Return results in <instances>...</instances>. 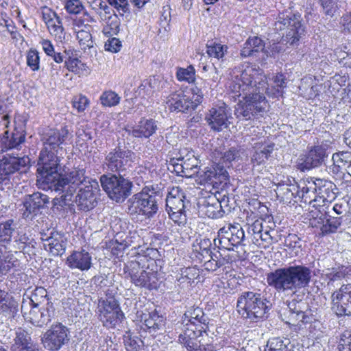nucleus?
Masks as SVG:
<instances>
[{"label":"nucleus","instance_id":"obj_59","mask_svg":"<svg viewBox=\"0 0 351 351\" xmlns=\"http://www.w3.org/2000/svg\"><path fill=\"white\" fill-rule=\"evenodd\" d=\"M83 8L80 0H67L65 4V9L70 14H79Z\"/></svg>","mask_w":351,"mask_h":351},{"label":"nucleus","instance_id":"obj_49","mask_svg":"<svg viewBox=\"0 0 351 351\" xmlns=\"http://www.w3.org/2000/svg\"><path fill=\"white\" fill-rule=\"evenodd\" d=\"M27 65L32 71H37L40 69V56L36 49H30L27 52Z\"/></svg>","mask_w":351,"mask_h":351},{"label":"nucleus","instance_id":"obj_60","mask_svg":"<svg viewBox=\"0 0 351 351\" xmlns=\"http://www.w3.org/2000/svg\"><path fill=\"white\" fill-rule=\"evenodd\" d=\"M212 245V243L209 239H202L197 245H193L195 247V250L203 254L206 253L210 256L211 252L210 251V247Z\"/></svg>","mask_w":351,"mask_h":351},{"label":"nucleus","instance_id":"obj_61","mask_svg":"<svg viewBox=\"0 0 351 351\" xmlns=\"http://www.w3.org/2000/svg\"><path fill=\"white\" fill-rule=\"evenodd\" d=\"M88 104V98L83 95L75 97L73 99V106L74 108L77 109L79 112L84 111Z\"/></svg>","mask_w":351,"mask_h":351},{"label":"nucleus","instance_id":"obj_55","mask_svg":"<svg viewBox=\"0 0 351 351\" xmlns=\"http://www.w3.org/2000/svg\"><path fill=\"white\" fill-rule=\"evenodd\" d=\"M249 49L256 56L257 53L263 51L265 48L264 42L258 37L254 36L247 40Z\"/></svg>","mask_w":351,"mask_h":351},{"label":"nucleus","instance_id":"obj_43","mask_svg":"<svg viewBox=\"0 0 351 351\" xmlns=\"http://www.w3.org/2000/svg\"><path fill=\"white\" fill-rule=\"evenodd\" d=\"M62 193H64V194L60 197H56L53 199V206L58 210L64 209L66 206H70L73 205V193L70 192L66 189H64V191Z\"/></svg>","mask_w":351,"mask_h":351},{"label":"nucleus","instance_id":"obj_3","mask_svg":"<svg viewBox=\"0 0 351 351\" xmlns=\"http://www.w3.org/2000/svg\"><path fill=\"white\" fill-rule=\"evenodd\" d=\"M270 307V302L258 292H242L237 301L239 314L243 319L253 323L267 318Z\"/></svg>","mask_w":351,"mask_h":351},{"label":"nucleus","instance_id":"obj_1","mask_svg":"<svg viewBox=\"0 0 351 351\" xmlns=\"http://www.w3.org/2000/svg\"><path fill=\"white\" fill-rule=\"evenodd\" d=\"M267 81L262 70L254 66H239L233 70L230 88L233 97H242L235 106L237 119L247 121L263 117L267 101L261 91L267 89Z\"/></svg>","mask_w":351,"mask_h":351},{"label":"nucleus","instance_id":"obj_58","mask_svg":"<svg viewBox=\"0 0 351 351\" xmlns=\"http://www.w3.org/2000/svg\"><path fill=\"white\" fill-rule=\"evenodd\" d=\"M339 351H351V331L342 334L338 345Z\"/></svg>","mask_w":351,"mask_h":351},{"label":"nucleus","instance_id":"obj_45","mask_svg":"<svg viewBox=\"0 0 351 351\" xmlns=\"http://www.w3.org/2000/svg\"><path fill=\"white\" fill-rule=\"evenodd\" d=\"M14 341L15 343L13 346H16V350L33 346L29 334L21 328L17 330Z\"/></svg>","mask_w":351,"mask_h":351},{"label":"nucleus","instance_id":"obj_26","mask_svg":"<svg viewBox=\"0 0 351 351\" xmlns=\"http://www.w3.org/2000/svg\"><path fill=\"white\" fill-rule=\"evenodd\" d=\"M132 265V269L129 271V276L135 286L149 290L157 287L158 278L155 273L142 269L135 271L136 266L139 267L138 263H132L130 266Z\"/></svg>","mask_w":351,"mask_h":351},{"label":"nucleus","instance_id":"obj_4","mask_svg":"<svg viewBox=\"0 0 351 351\" xmlns=\"http://www.w3.org/2000/svg\"><path fill=\"white\" fill-rule=\"evenodd\" d=\"M241 149L239 147H232L221 152L219 162L211 167L206 168L199 176L200 182L214 186L227 181L229 178L227 169L232 167L233 161H237L241 158Z\"/></svg>","mask_w":351,"mask_h":351},{"label":"nucleus","instance_id":"obj_63","mask_svg":"<svg viewBox=\"0 0 351 351\" xmlns=\"http://www.w3.org/2000/svg\"><path fill=\"white\" fill-rule=\"evenodd\" d=\"M104 47L106 51L117 53L121 49V43L118 38H112L106 42Z\"/></svg>","mask_w":351,"mask_h":351},{"label":"nucleus","instance_id":"obj_64","mask_svg":"<svg viewBox=\"0 0 351 351\" xmlns=\"http://www.w3.org/2000/svg\"><path fill=\"white\" fill-rule=\"evenodd\" d=\"M285 245L289 249L300 248V239L295 234H289L285 239Z\"/></svg>","mask_w":351,"mask_h":351},{"label":"nucleus","instance_id":"obj_57","mask_svg":"<svg viewBox=\"0 0 351 351\" xmlns=\"http://www.w3.org/2000/svg\"><path fill=\"white\" fill-rule=\"evenodd\" d=\"M108 3L113 6L121 16L124 13L130 12L128 0H107Z\"/></svg>","mask_w":351,"mask_h":351},{"label":"nucleus","instance_id":"obj_27","mask_svg":"<svg viewBox=\"0 0 351 351\" xmlns=\"http://www.w3.org/2000/svg\"><path fill=\"white\" fill-rule=\"evenodd\" d=\"M174 171L179 176L192 178L199 169V161L193 155L188 154L182 158L172 160Z\"/></svg>","mask_w":351,"mask_h":351},{"label":"nucleus","instance_id":"obj_44","mask_svg":"<svg viewBox=\"0 0 351 351\" xmlns=\"http://www.w3.org/2000/svg\"><path fill=\"white\" fill-rule=\"evenodd\" d=\"M23 301L30 302L29 304L41 305L44 302L47 301V305L49 303L47 298V291L43 287H36L31 297L27 300L23 299Z\"/></svg>","mask_w":351,"mask_h":351},{"label":"nucleus","instance_id":"obj_11","mask_svg":"<svg viewBox=\"0 0 351 351\" xmlns=\"http://www.w3.org/2000/svg\"><path fill=\"white\" fill-rule=\"evenodd\" d=\"M245 233L239 223L228 224L221 228L218 231V238L213 240L215 246L224 248L229 251L234 250V247L242 245Z\"/></svg>","mask_w":351,"mask_h":351},{"label":"nucleus","instance_id":"obj_17","mask_svg":"<svg viewBox=\"0 0 351 351\" xmlns=\"http://www.w3.org/2000/svg\"><path fill=\"white\" fill-rule=\"evenodd\" d=\"M198 92H199L198 90ZM203 94L196 93V98L192 100L186 95L183 91L180 90L171 93L166 101L167 107L171 112H182L184 113L191 112L195 110L198 105L202 101Z\"/></svg>","mask_w":351,"mask_h":351},{"label":"nucleus","instance_id":"obj_19","mask_svg":"<svg viewBox=\"0 0 351 351\" xmlns=\"http://www.w3.org/2000/svg\"><path fill=\"white\" fill-rule=\"evenodd\" d=\"M331 299L332 310L337 316H351V284L342 285Z\"/></svg>","mask_w":351,"mask_h":351},{"label":"nucleus","instance_id":"obj_38","mask_svg":"<svg viewBox=\"0 0 351 351\" xmlns=\"http://www.w3.org/2000/svg\"><path fill=\"white\" fill-rule=\"evenodd\" d=\"M43 19L51 35L54 36L60 41L64 39L65 33L62 20L56 12L51 10L43 12Z\"/></svg>","mask_w":351,"mask_h":351},{"label":"nucleus","instance_id":"obj_21","mask_svg":"<svg viewBox=\"0 0 351 351\" xmlns=\"http://www.w3.org/2000/svg\"><path fill=\"white\" fill-rule=\"evenodd\" d=\"M30 302L23 301L21 306L24 318L33 325L42 327L51 321L48 306L39 308L40 305L29 304Z\"/></svg>","mask_w":351,"mask_h":351},{"label":"nucleus","instance_id":"obj_39","mask_svg":"<svg viewBox=\"0 0 351 351\" xmlns=\"http://www.w3.org/2000/svg\"><path fill=\"white\" fill-rule=\"evenodd\" d=\"M254 148L255 151L251 160L253 163L261 165L265 163L268 160L274 150V145L256 143Z\"/></svg>","mask_w":351,"mask_h":351},{"label":"nucleus","instance_id":"obj_52","mask_svg":"<svg viewBox=\"0 0 351 351\" xmlns=\"http://www.w3.org/2000/svg\"><path fill=\"white\" fill-rule=\"evenodd\" d=\"M76 36L80 45L83 49L93 47L92 36L89 32L83 29L80 30L77 32Z\"/></svg>","mask_w":351,"mask_h":351},{"label":"nucleus","instance_id":"obj_54","mask_svg":"<svg viewBox=\"0 0 351 351\" xmlns=\"http://www.w3.org/2000/svg\"><path fill=\"white\" fill-rule=\"evenodd\" d=\"M332 160L334 162L340 163L343 167L351 163V152H339L335 153L332 156Z\"/></svg>","mask_w":351,"mask_h":351},{"label":"nucleus","instance_id":"obj_41","mask_svg":"<svg viewBox=\"0 0 351 351\" xmlns=\"http://www.w3.org/2000/svg\"><path fill=\"white\" fill-rule=\"evenodd\" d=\"M290 341L287 338L274 337L267 341L265 351H286Z\"/></svg>","mask_w":351,"mask_h":351},{"label":"nucleus","instance_id":"obj_14","mask_svg":"<svg viewBox=\"0 0 351 351\" xmlns=\"http://www.w3.org/2000/svg\"><path fill=\"white\" fill-rule=\"evenodd\" d=\"M327 206H322L317 209L310 211L311 216L313 219L311 224L314 227L319 226L322 236L333 234L337 232L341 225V217H334L329 215Z\"/></svg>","mask_w":351,"mask_h":351},{"label":"nucleus","instance_id":"obj_51","mask_svg":"<svg viewBox=\"0 0 351 351\" xmlns=\"http://www.w3.org/2000/svg\"><path fill=\"white\" fill-rule=\"evenodd\" d=\"M177 78L179 81H186L189 83L195 80V69L190 65L186 69L180 68L176 73Z\"/></svg>","mask_w":351,"mask_h":351},{"label":"nucleus","instance_id":"obj_34","mask_svg":"<svg viewBox=\"0 0 351 351\" xmlns=\"http://www.w3.org/2000/svg\"><path fill=\"white\" fill-rule=\"evenodd\" d=\"M47 243L44 244L45 249L54 256H61L65 253L67 239L63 233L51 230Z\"/></svg>","mask_w":351,"mask_h":351},{"label":"nucleus","instance_id":"obj_31","mask_svg":"<svg viewBox=\"0 0 351 351\" xmlns=\"http://www.w3.org/2000/svg\"><path fill=\"white\" fill-rule=\"evenodd\" d=\"M69 130L66 128L60 130H49L43 137V150L57 152L58 148L66 139Z\"/></svg>","mask_w":351,"mask_h":351},{"label":"nucleus","instance_id":"obj_28","mask_svg":"<svg viewBox=\"0 0 351 351\" xmlns=\"http://www.w3.org/2000/svg\"><path fill=\"white\" fill-rule=\"evenodd\" d=\"M179 328L181 330L178 335L179 343L186 348L188 351H199L200 345L197 338L203 332L182 323H180Z\"/></svg>","mask_w":351,"mask_h":351},{"label":"nucleus","instance_id":"obj_15","mask_svg":"<svg viewBox=\"0 0 351 351\" xmlns=\"http://www.w3.org/2000/svg\"><path fill=\"white\" fill-rule=\"evenodd\" d=\"M99 318L107 328H114L124 318L118 302L113 298L99 301Z\"/></svg>","mask_w":351,"mask_h":351},{"label":"nucleus","instance_id":"obj_23","mask_svg":"<svg viewBox=\"0 0 351 351\" xmlns=\"http://www.w3.org/2000/svg\"><path fill=\"white\" fill-rule=\"evenodd\" d=\"M313 184V189L318 195V197H315L313 199L309 200V204L313 208L317 209L322 206H326V202H330L335 198V193L332 191L335 186L332 182L317 178Z\"/></svg>","mask_w":351,"mask_h":351},{"label":"nucleus","instance_id":"obj_48","mask_svg":"<svg viewBox=\"0 0 351 351\" xmlns=\"http://www.w3.org/2000/svg\"><path fill=\"white\" fill-rule=\"evenodd\" d=\"M120 99V97L112 90L104 92L100 97L101 104L106 107H112L118 105Z\"/></svg>","mask_w":351,"mask_h":351},{"label":"nucleus","instance_id":"obj_2","mask_svg":"<svg viewBox=\"0 0 351 351\" xmlns=\"http://www.w3.org/2000/svg\"><path fill=\"white\" fill-rule=\"evenodd\" d=\"M312 270L304 265H293L275 269L267 273L268 285L278 293H291L299 296L298 293L308 287Z\"/></svg>","mask_w":351,"mask_h":351},{"label":"nucleus","instance_id":"obj_42","mask_svg":"<svg viewBox=\"0 0 351 351\" xmlns=\"http://www.w3.org/2000/svg\"><path fill=\"white\" fill-rule=\"evenodd\" d=\"M228 47L225 45L217 43L215 42H210V44H206V53L210 57L217 58L218 60L222 59L225 53H227Z\"/></svg>","mask_w":351,"mask_h":351},{"label":"nucleus","instance_id":"obj_5","mask_svg":"<svg viewBox=\"0 0 351 351\" xmlns=\"http://www.w3.org/2000/svg\"><path fill=\"white\" fill-rule=\"evenodd\" d=\"M57 152L42 149L40 153L38 168L37 182L44 190L50 189L56 178H58L60 159Z\"/></svg>","mask_w":351,"mask_h":351},{"label":"nucleus","instance_id":"obj_36","mask_svg":"<svg viewBox=\"0 0 351 351\" xmlns=\"http://www.w3.org/2000/svg\"><path fill=\"white\" fill-rule=\"evenodd\" d=\"M225 202V197L220 199L216 194L208 196L202 203L205 214L212 219L222 217L225 213L222 204Z\"/></svg>","mask_w":351,"mask_h":351},{"label":"nucleus","instance_id":"obj_62","mask_svg":"<svg viewBox=\"0 0 351 351\" xmlns=\"http://www.w3.org/2000/svg\"><path fill=\"white\" fill-rule=\"evenodd\" d=\"M247 232L253 236L254 242H258V235L263 232L262 221L256 220L253 223L249 226Z\"/></svg>","mask_w":351,"mask_h":351},{"label":"nucleus","instance_id":"obj_40","mask_svg":"<svg viewBox=\"0 0 351 351\" xmlns=\"http://www.w3.org/2000/svg\"><path fill=\"white\" fill-rule=\"evenodd\" d=\"M199 276V269L194 267H189L181 269L180 277L178 282L180 284L186 283L191 285Z\"/></svg>","mask_w":351,"mask_h":351},{"label":"nucleus","instance_id":"obj_9","mask_svg":"<svg viewBox=\"0 0 351 351\" xmlns=\"http://www.w3.org/2000/svg\"><path fill=\"white\" fill-rule=\"evenodd\" d=\"M134 156L131 150L118 146L106 155L103 168L112 174H127L131 171Z\"/></svg>","mask_w":351,"mask_h":351},{"label":"nucleus","instance_id":"obj_6","mask_svg":"<svg viewBox=\"0 0 351 351\" xmlns=\"http://www.w3.org/2000/svg\"><path fill=\"white\" fill-rule=\"evenodd\" d=\"M127 174H104L100 177L101 185L108 197L121 202L130 194L133 184L125 178Z\"/></svg>","mask_w":351,"mask_h":351},{"label":"nucleus","instance_id":"obj_32","mask_svg":"<svg viewBox=\"0 0 351 351\" xmlns=\"http://www.w3.org/2000/svg\"><path fill=\"white\" fill-rule=\"evenodd\" d=\"M275 191L280 201L286 204L291 203L293 198L300 195L299 186L293 178H287L279 182Z\"/></svg>","mask_w":351,"mask_h":351},{"label":"nucleus","instance_id":"obj_18","mask_svg":"<svg viewBox=\"0 0 351 351\" xmlns=\"http://www.w3.org/2000/svg\"><path fill=\"white\" fill-rule=\"evenodd\" d=\"M230 119V108L225 103L213 106L205 116L208 126L215 132H221L228 128L231 123Z\"/></svg>","mask_w":351,"mask_h":351},{"label":"nucleus","instance_id":"obj_33","mask_svg":"<svg viewBox=\"0 0 351 351\" xmlns=\"http://www.w3.org/2000/svg\"><path fill=\"white\" fill-rule=\"evenodd\" d=\"M136 314L140 321L144 324L145 329L149 333L154 335L164 329V319L156 311L152 312L138 311Z\"/></svg>","mask_w":351,"mask_h":351},{"label":"nucleus","instance_id":"obj_29","mask_svg":"<svg viewBox=\"0 0 351 351\" xmlns=\"http://www.w3.org/2000/svg\"><path fill=\"white\" fill-rule=\"evenodd\" d=\"M25 125H17L14 122L13 132L10 134L8 130H5L1 137L2 149H19L25 142Z\"/></svg>","mask_w":351,"mask_h":351},{"label":"nucleus","instance_id":"obj_12","mask_svg":"<svg viewBox=\"0 0 351 351\" xmlns=\"http://www.w3.org/2000/svg\"><path fill=\"white\" fill-rule=\"evenodd\" d=\"M189 203L182 189L179 187L173 188L166 198V209L170 218L178 224L185 223V208Z\"/></svg>","mask_w":351,"mask_h":351},{"label":"nucleus","instance_id":"obj_24","mask_svg":"<svg viewBox=\"0 0 351 351\" xmlns=\"http://www.w3.org/2000/svg\"><path fill=\"white\" fill-rule=\"evenodd\" d=\"M287 307L283 314L289 324L297 325L300 322L307 323L309 322V317L306 315V303L302 300L293 299L287 301Z\"/></svg>","mask_w":351,"mask_h":351},{"label":"nucleus","instance_id":"obj_20","mask_svg":"<svg viewBox=\"0 0 351 351\" xmlns=\"http://www.w3.org/2000/svg\"><path fill=\"white\" fill-rule=\"evenodd\" d=\"M88 185L79 191L75 202L82 211H88L94 208L97 204V195L99 191V184L95 180H88Z\"/></svg>","mask_w":351,"mask_h":351},{"label":"nucleus","instance_id":"obj_37","mask_svg":"<svg viewBox=\"0 0 351 351\" xmlns=\"http://www.w3.org/2000/svg\"><path fill=\"white\" fill-rule=\"evenodd\" d=\"M66 263L71 269L88 270L92 265V257L85 250L73 251L66 258Z\"/></svg>","mask_w":351,"mask_h":351},{"label":"nucleus","instance_id":"obj_7","mask_svg":"<svg viewBox=\"0 0 351 351\" xmlns=\"http://www.w3.org/2000/svg\"><path fill=\"white\" fill-rule=\"evenodd\" d=\"M159 196L154 191L143 189L128 201V210L130 215H141L146 218L152 217L158 211Z\"/></svg>","mask_w":351,"mask_h":351},{"label":"nucleus","instance_id":"obj_8","mask_svg":"<svg viewBox=\"0 0 351 351\" xmlns=\"http://www.w3.org/2000/svg\"><path fill=\"white\" fill-rule=\"evenodd\" d=\"M274 28L277 31L286 29L283 40L291 45L298 43L304 32L301 15L291 11H286L279 15L278 21L274 23Z\"/></svg>","mask_w":351,"mask_h":351},{"label":"nucleus","instance_id":"obj_35","mask_svg":"<svg viewBox=\"0 0 351 351\" xmlns=\"http://www.w3.org/2000/svg\"><path fill=\"white\" fill-rule=\"evenodd\" d=\"M156 121L152 119H141L138 125L130 128H125V132L134 138H149L157 130Z\"/></svg>","mask_w":351,"mask_h":351},{"label":"nucleus","instance_id":"obj_53","mask_svg":"<svg viewBox=\"0 0 351 351\" xmlns=\"http://www.w3.org/2000/svg\"><path fill=\"white\" fill-rule=\"evenodd\" d=\"M326 16L332 17L337 10V0H319Z\"/></svg>","mask_w":351,"mask_h":351},{"label":"nucleus","instance_id":"obj_46","mask_svg":"<svg viewBox=\"0 0 351 351\" xmlns=\"http://www.w3.org/2000/svg\"><path fill=\"white\" fill-rule=\"evenodd\" d=\"M15 226L12 219L0 223V241H10Z\"/></svg>","mask_w":351,"mask_h":351},{"label":"nucleus","instance_id":"obj_22","mask_svg":"<svg viewBox=\"0 0 351 351\" xmlns=\"http://www.w3.org/2000/svg\"><path fill=\"white\" fill-rule=\"evenodd\" d=\"M328 157L326 149L320 145L314 146L298 158L297 167L301 171H309L319 167Z\"/></svg>","mask_w":351,"mask_h":351},{"label":"nucleus","instance_id":"obj_25","mask_svg":"<svg viewBox=\"0 0 351 351\" xmlns=\"http://www.w3.org/2000/svg\"><path fill=\"white\" fill-rule=\"evenodd\" d=\"M182 323L205 332L208 328L209 318L202 308L192 306L184 313Z\"/></svg>","mask_w":351,"mask_h":351},{"label":"nucleus","instance_id":"obj_30","mask_svg":"<svg viewBox=\"0 0 351 351\" xmlns=\"http://www.w3.org/2000/svg\"><path fill=\"white\" fill-rule=\"evenodd\" d=\"M49 202V197L40 192L26 195L23 200V205L25 208L23 213L24 218H27L31 214L38 212L45 208Z\"/></svg>","mask_w":351,"mask_h":351},{"label":"nucleus","instance_id":"obj_50","mask_svg":"<svg viewBox=\"0 0 351 351\" xmlns=\"http://www.w3.org/2000/svg\"><path fill=\"white\" fill-rule=\"evenodd\" d=\"M124 344L127 351H143V341L136 337L125 336Z\"/></svg>","mask_w":351,"mask_h":351},{"label":"nucleus","instance_id":"obj_56","mask_svg":"<svg viewBox=\"0 0 351 351\" xmlns=\"http://www.w3.org/2000/svg\"><path fill=\"white\" fill-rule=\"evenodd\" d=\"M64 66L69 71L80 73L79 67L83 66V62L77 58L69 56L64 60Z\"/></svg>","mask_w":351,"mask_h":351},{"label":"nucleus","instance_id":"obj_10","mask_svg":"<svg viewBox=\"0 0 351 351\" xmlns=\"http://www.w3.org/2000/svg\"><path fill=\"white\" fill-rule=\"evenodd\" d=\"M30 166L28 156H3L0 160V189L2 185H8L11 176L15 173H26Z\"/></svg>","mask_w":351,"mask_h":351},{"label":"nucleus","instance_id":"obj_47","mask_svg":"<svg viewBox=\"0 0 351 351\" xmlns=\"http://www.w3.org/2000/svg\"><path fill=\"white\" fill-rule=\"evenodd\" d=\"M346 269L343 267L338 269L332 268L331 269H328V272L326 274V276L328 281V286H335V283L337 282L341 281L346 276Z\"/></svg>","mask_w":351,"mask_h":351},{"label":"nucleus","instance_id":"obj_16","mask_svg":"<svg viewBox=\"0 0 351 351\" xmlns=\"http://www.w3.org/2000/svg\"><path fill=\"white\" fill-rule=\"evenodd\" d=\"M69 328L61 323L53 324L42 337V343L45 349L58 351L70 339Z\"/></svg>","mask_w":351,"mask_h":351},{"label":"nucleus","instance_id":"obj_13","mask_svg":"<svg viewBox=\"0 0 351 351\" xmlns=\"http://www.w3.org/2000/svg\"><path fill=\"white\" fill-rule=\"evenodd\" d=\"M89 178L85 176V169L73 168L64 174L59 173L55 183L50 189L56 192H63L64 189L75 193L79 186L84 182H88Z\"/></svg>","mask_w":351,"mask_h":351}]
</instances>
